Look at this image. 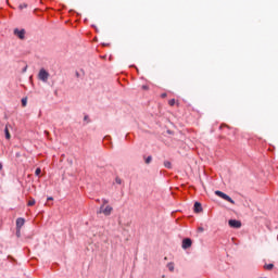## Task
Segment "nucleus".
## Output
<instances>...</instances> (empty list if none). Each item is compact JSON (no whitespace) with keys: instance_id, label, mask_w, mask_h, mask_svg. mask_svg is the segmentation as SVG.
<instances>
[{"instance_id":"obj_1","label":"nucleus","mask_w":278,"mask_h":278,"mask_svg":"<svg viewBox=\"0 0 278 278\" xmlns=\"http://www.w3.org/2000/svg\"><path fill=\"white\" fill-rule=\"evenodd\" d=\"M112 212H114V208L111 205H101L98 214H103L104 216H111Z\"/></svg>"},{"instance_id":"obj_2","label":"nucleus","mask_w":278,"mask_h":278,"mask_svg":"<svg viewBox=\"0 0 278 278\" xmlns=\"http://www.w3.org/2000/svg\"><path fill=\"white\" fill-rule=\"evenodd\" d=\"M38 79L43 81V84H47V81H49V72H47L45 68H41L38 73Z\"/></svg>"},{"instance_id":"obj_3","label":"nucleus","mask_w":278,"mask_h":278,"mask_svg":"<svg viewBox=\"0 0 278 278\" xmlns=\"http://www.w3.org/2000/svg\"><path fill=\"white\" fill-rule=\"evenodd\" d=\"M216 197H219L220 199H224V201H228V203H231L232 205L236 204V201L231 199V197L227 195V193L223 191H215Z\"/></svg>"},{"instance_id":"obj_4","label":"nucleus","mask_w":278,"mask_h":278,"mask_svg":"<svg viewBox=\"0 0 278 278\" xmlns=\"http://www.w3.org/2000/svg\"><path fill=\"white\" fill-rule=\"evenodd\" d=\"M229 227H231L232 229H240V227H242V223L238 219H230L228 222Z\"/></svg>"},{"instance_id":"obj_5","label":"nucleus","mask_w":278,"mask_h":278,"mask_svg":"<svg viewBox=\"0 0 278 278\" xmlns=\"http://www.w3.org/2000/svg\"><path fill=\"white\" fill-rule=\"evenodd\" d=\"M24 225H25V218L20 217V218L16 219L17 233H21V229H23Z\"/></svg>"},{"instance_id":"obj_6","label":"nucleus","mask_w":278,"mask_h":278,"mask_svg":"<svg viewBox=\"0 0 278 278\" xmlns=\"http://www.w3.org/2000/svg\"><path fill=\"white\" fill-rule=\"evenodd\" d=\"M14 35L20 38V40H23L25 38V29L18 30V28L14 29Z\"/></svg>"},{"instance_id":"obj_7","label":"nucleus","mask_w":278,"mask_h":278,"mask_svg":"<svg viewBox=\"0 0 278 278\" xmlns=\"http://www.w3.org/2000/svg\"><path fill=\"white\" fill-rule=\"evenodd\" d=\"M192 247V239L186 238L182 240V249H190Z\"/></svg>"},{"instance_id":"obj_8","label":"nucleus","mask_w":278,"mask_h":278,"mask_svg":"<svg viewBox=\"0 0 278 278\" xmlns=\"http://www.w3.org/2000/svg\"><path fill=\"white\" fill-rule=\"evenodd\" d=\"M203 207L201 206V203L195 202L194 203V212L199 214V212H202Z\"/></svg>"},{"instance_id":"obj_9","label":"nucleus","mask_w":278,"mask_h":278,"mask_svg":"<svg viewBox=\"0 0 278 278\" xmlns=\"http://www.w3.org/2000/svg\"><path fill=\"white\" fill-rule=\"evenodd\" d=\"M4 134H5L7 140H10V138H12L10 135V129H8V126H5V128H4Z\"/></svg>"},{"instance_id":"obj_10","label":"nucleus","mask_w":278,"mask_h":278,"mask_svg":"<svg viewBox=\"0 0 278 278\" xmlns=\"http://www.w3.org/2000/svg\"><path fill=\"white\" fill-rule=\"evenodd\" d=\"M28 207H33V205H36V200L34 198H30L27 203Z\"/></svg>"},{"instance_id":"obj_11","label":"nucleus","mask_w":278,"mask_h":278,"mask_svg":"<svg viewBox=\"0 0 278 278\" xmlns=\"http://www.w3.org/2000/svg\"><path fill=\"white\" fill-rule=\"evenodd\" d=\"M273 268H275V265H273V264H266V265H264V269H265V270H273Z\"/></svg>"},{"instance_id":"obj_12","label":"nucleus","mask_w":278,"mask_h":278,"mask_svg":"<svg viewBox=\"0 0 278 278\" xmlns=\"http://www.w3.org/2000/svg\"><path fill=\"white\" fill-rule=\"evenodd\" d=\"M167 268H168V270H170V273H173V270H175V264L168 263Z\"/></svg>"},{"instance_id":"obj_13","label":"nucleus","mask_w":278,"mask_h":278,"mask_svg":"<svg viewBox=\"0 0 278 278\" xmlns=\"http://www.w3.org/2000/svg\"><path fill=\"white\" fill-rule=\"evenodd\" d=\"M175 103H177V101L175 99H170L168 101V105H170V108H173V105H175Z\"/></svg>"},{"instance_id":"obj_14","label":"nucleus","mask_w":278,"mask_h":278,"mask_svg":"<svg viewBox=\"0 0 278 278\" xmlns=\"http://www.w3.org/2000/svg\"><path fill=\"white\" fill-rule=\"evenodd\" d=\"M40 173H42V169H40V167H38L36 170H35V175L37 177H40Z\"/></svg>"},{"instance_id":"obj_15","label":"nucleus","mask_w":278,"mask_h":278,"mask_svg":"<svg viewBox=\"0 0 278 278\" xmlns=\"http://www.w3.org/2000/svg\"><path fill=\"white\" fill-rule=\"evenodd\" d=\"M164 166H165V168H170V167H172V164H170V162L165 161V162H164Z\"/></svg>"},{"instance_id":"obj_16","label":"nucleus","mask_w":278,"mask_h":278,"mask_svg":"<svg viewBox=\"0 0 278 278\" xmlns=\"http://www.w3.org/2000/svg\"><path fill=\"white\" fill-rule=\"evenodd\" d=\"M22 105H23V108H25L27 105V99L26 98L22 99Z\"/></svg>"},{"instance_id":"obj_17","label":"nucleus","mask_w":278,"mask_h":278,"mask_svg":"<svg viewBox=\"0 0 278 278\" xmlns=\"http://www.w3.org/2000/svg\"><path fill=\"white\" fill-rule=\"evenodd\" d=\"M27 8V3L20 4V10H25Z\"/></svg>"},{"instance_id":"obj_18","label":"nucleus","mask_w":278,"mask_h":278,"mask_svg":"<svg viewBox=\"0 0 278 278\" xmlns=\"http://www.w3.org/2000/svg\"><path fill=\"white\" fill-rule=\"evenodd\" d=\"M151 160H153L151 156H148L147 159H146V164H151Z\"/></svg>"},{"instance_id":"obj_19","label":"nucleus","mask_w":278,"mask_h":278,"mask_svg":"<svg viewBox=\"0 0 278 278\" xmlns=\"http://www.w3.org/2000/svg\"><path fill=\"white\" fill-rule=\"evenodd\" d=\"M108 203H110V201L109 200H106V199H102V205H108Z\"/></svg>"},{"instance_id":"obj_20","label":"nucleus","mask_w":278,"mask_h":278,"mask_svg":"<svg viewBox=\"0 0 278 278\" xmlns=\"http://www.w3.org/2000/svg\"><path fill=\"white\" fill-rule=\"evenodd\" d=\"M141 88L142 90H149V87L147 85H143Z\"/></svg>"},{"instance_id":"obj_21","label":"nucleus","mask_w":278,"mask_h":278,"mask_svg":"<svg viewBox=\"0 0 278 278\" xmlns=\"http://www.w3.org/2000/svg\"><path fill=\"white\" fill-rule=\"evenodd\" d=\"M115 181H116V184H118V185H121V184H122L121 178H116V179H115Z\"/></svg>"},{"instance_id":"obj_22","label":"nucleus","mask_w":278,"mask_h":278,"mask_svg":"<svg viewBox=\"0 0 278 278\" xmlns=\"http://www.w3.org/2000/svg\"><path fill=\"white\" fill-rule=\"evenodd\" d=\"M16 236L20 237L21 236V230L18 232V229H16Z\"/></svg>"},{"instance_id":"obj_23","label":"nucleus","mask_w":278,"mask_h":278,"mask_svg":"<svg viewBox=\"0 0 278 278\" xmlns=\"http://www.w3.org/2000/svg\"><path fill=\"white\" fill-rule=\"evenodd\" d=\"M0 170H3V164L0 163Z\"/></svg>"},{"instance_id":"obj_24","label":"nucleus","mask_w":278,"mask_h":278,"mask_svg":"<svg viewBox=\"0 0 278 278\" xmlns=\"http://www.w3.org/2000/svg\"><path fill=\"white\" fill-rule=\"evenodd\" d=\"M163 99L166 97V93H162V96H161Z\"/></svg>"},{"instance_id":"obj_25","label":"nucleus","mask_w":278,"mask_h":278,"mask_svg":"<svg viewBox=\"0 0 278 278\" xmlns=\"http://www.w3.org/2000/svg\"><path fill=\"white\" fill-rule=\"evenodd\" d=\"M48 201H53V198H48Z\"/></svg>"},{"instance_id":"obj_26","label":"nucleus","mask_w":278,"mask_h":278,"mask_svg":"<svg viewBox=\"0 0 278 278\" xmlns=\"http://www.w3.org/2000/svg\"><path fill=\"white\" fill-rule=\"evenodd\" d=\"M85 121H88V117H87V116H85Z\"/></svg>"},{"instance_id":"obj_27","label":"nucleus","mask_w":278,"mask_h":278,"mask_svg":"<svg viewBox=\"0 0 278 278\" xmlns=\"http://www.w3.org/2000/svg\"><path fill=\"white\" fill-rule=\"evenodd\" d=\"M85 121H88V117H87V116H85Z\"/></svg>"}]
</instances>
